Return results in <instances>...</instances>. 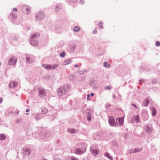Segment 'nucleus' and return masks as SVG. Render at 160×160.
<instances>
[{"instance_id": "37", "label": "nucleus", "mask_w": 160, "mask_h": 160, "mask_svg": "<svg viewBox=\"0 0 160 160\" xmlns=\"http://www.w3.org/2000/svg\"><path fill=\"white\" fill-rule=\"evenodd\" d=\"M70 160H78V158L74 156H71L70 157Z\"/></svg>"}, {"instance_id": "28", "label": "nucleus", "mask_w": 160, "mask_h": 160, "mask_svg": "<svg viewBox=\"0 0 160 160\" xmlns=\"http://www.w3.org/2000/svg\"><path fill=\"white\" fill-rule=\"evenodd\" d=\"M104 155L105 156L107 157L111 160H112L113 159L112 157V156H110L109 155V153L108 152L105 153L104 154Z\"/></svg>"}, {"instance_id": "22", "label": "nucleus", "mask_w": 160, "mask_h": 160, "mask_svg": "<svg viewBox=\"0 0 160 160\" xmlns=\"http://www.w3.org/2000/svg\"><path fill=\"white\" fill-rule=\"evenodd\" d=\"M62 8V6L61 4H56L55 8V12H57L59 10Z\"/></svg>"}, {"instance_id": "38", "label": "nucleus", "mask_w": 160, "mask_h": 160, "mask_svg": "<svg viewBox=\"0 0 160 160\" xmlns=\"http://www.w3.org/2000/svg\"><path fill=\"white\" fill-rule=\"evenodd\" d=\"M87 70H82V71H79V73L80 74H82L87 72Z\"/></svg>"}, {"instance_id": "6", "label": "nucleus", "mask_w": 160, "mask_h": 160, "mask_svg": "<svg viewBox=\"0 0 160 160\" xmlns=\"http://www.w3.org/2000/svg\"><path fill=\"white\" fill-rule=\"evenodd\" d=\"M10 17L13 23L15 24H18V23L15 22L17 18V16L15 13L13 12H11L10 14Z\"/></svg>"}, {"instance_id": "60", "label": "nucleus", "mask_w": 160, "mask_h": 160, "mask_svg": "<svg viewBox=\"0 0 160 160\" xmlns=\"http://www.w3.org/2000/svg\"><path fill=\"white\" fill-rule=\"evenodd\" d=\"M87 99L90 100V99L88 98Z\"/></svg>"}, {"instance_id": "12", "label": "nucleus", "mask_w": 160, "mask_h": 160, "mask_svg": "<svg viewBox=\"0 0 160 160\" xmlns=\"http://www.w3.org/2000/svg\"><path fill=\"white\" fill-rule=\"evenodd\" d=\"M144 130L147 132L149 133L152 131V128L151 127H150L148 125H146L145 126Z\"/></svg>"}, {"instance_id": "39", "label": "nucleus", "mask_w": 160, "mask_h": 160, "mask_svg": "<svg viewBox=\"0 0 160 160\" xmlns=\"http://www.w3.org/2000/svg\"><path fill=\"white\" fill-rule=\"evenodd\" d=\"M69 2L74 3L77 2V0H68Z\"/></svg>"}, {"instance_id": "23", "label": "nucleus", "mask_w": 160, "mask_h": 160, "mask_svg": "<svg viewBox=\"0 0 160 160\" xmlns=\"http://www.w3.org/2000/svg\"><path fill=\"white\" fill-rule=\"evenodd\" d=\"M48 109L45 107H42L41 109V113L42 114H45L48 112Z\"/></svg>"}, {"instance_id": "18", "label": "nucleus", "mask_w": 160, "mask_h": 160, "mask_svg": "<svg viewBox=\"0 0 160 160\" xmlns=\"http://www.w3.org/2000/svg\"><path fill=\"white\" fill-rule=\"evenodd\" d=\"M34 118L36 120H38L42 118L41 115L40 113H38L34 116Z\"/></svg>"}, {"instance_id": "36", "label": "nucleus", "mask_w": 160, "mask_h": 160, "mask_svg": "<svg viewBox=\"0 0 160 160\" xmlns=\"http://www.w3.org/2000/svg\"><path fill=\"white\" fill-rule=\"evenodd\" d=\"M111 88L110 86H106L105 87V89L106 90H109Z\"/></svg>"}, {"instance_id": "26", "label": "nucleus", "mask_w": 160, "mask_h": 160, "mask_svg": "<svg viewBox=\"0 0 160 160\" xmlns=\"http://www.w3.org/2000/svg\"><path fill=\"white\" fill-rule=\"evenodd\" d=\"M80 28L78 26H76L73 27V31L76 32H78L80 30Z\"/></svg>"}, {"instance_id": "19", "label": "nucleus", "mask_w": 160, "mask_h": 160, "mask_svg": "<svg viewBox=\"0 0 160 160\" xmlns=\"http://www.w3.org/2000/svg\"><path fill=\"white\" fill-rule=\"evenodd\" d=\"M133 118L137 123H138L140 122L139 116L138 115L134 116L133 117Z\"/></svg>"}, {"instance_id": "34", "label": "nucleus", "mask_w": 160, "mask_h": 160, "mask_svg": "<svg viewBox=\"0 0 160 160\" xmlns=\"http://www.w3.org/2000/svg\"><path fill=\"white\" fill-rule=\"evenodd\" d=\"M58 67V65L56 64H55L53 65L52 66V69H54L55 68H57Z\"/></svg>"}, {"instance_id": "30", "label": "nucleus", "mask_w": 160, "mask_h": 160, "mask_svg": "<svg viewBox=\"0 0 160 160\" xmlns=\"http://www.w3.org/2000/svg\"><path fill=\"white\" fill-rule=\"evenodd\" d=\"M103 66L106 68H109L110 67V65L107 62H104L103 63Z\"/></svg>"}, {"instance_id": "41", "label": "nucleus", "mask_w": 160, "mask_h": 160, "mask_svg": "<svg viewBox=\"0 0 160 160\" xmlns=\"http://www.w3.org/2000/svg\"><path fill=\"white\" fill-rule=\"evenodd\" d=\"M110 106L111 105L109 103H107L105 105V107L106 108H109Z\"/></svg>"}, {"instance_id": "56", "label": "nucleus", "mask_w": 160, "mask_h": 160, "mask_svg": "<svg viewBox=\"0 0 160 160\" xmlns=\"http://www.w3.org/2000/svg\"><path fill=\"white\" fill-rule=\"evenodd\" d=\"M21 121V119H20V120H17L16 122L17 123H18V121Z\"/></svg>"}, {"instance_id": "13", "label": "nucleus", "mask_w": 160, "mask_h": 160, "mask_svg": "<svg viewBox=\"0 0 160 160\" xmlns=\"http://www.w3.org/2000/svg\"><path fill=\"white\" fill-rule=\"evenodd\" d=\"M18 84V83L16 81L11 82L9 85V87L10 88H14L16 87Z\"/></svg>"}, {"instance_id": "33", "label": "nucleus", "mask_w": 160, "mask_h": 160, "mask_svg": "<svg viewBox=\"0 0 160 160\" xmlns=\"http://www.w3.org/2000/svg\"><path fill=\"white\" fill-rule=\"evenodd\" d=\"M66 55V53L65 52H63L60 54V57L64 58L65 57Z\"/></svg>"}, {"instance_id": "10", "label": "nucleus", "mask_w": 160, "mask_h": 160, "mask_svg": "<svg viewBox=\"0 0 160 160\" xmlns=\"http://www.w3.org/2000/svg\"><path fill=\"white\" fill-rule=\"evenodd\" d=\"M108 122L109 125L111 126H114L116 125L115 119L112 117H109Z\"/></svg>"}, {"instance_id": "43", "label": "nucleus", "mask_w": 160, "mask_h": 160, "mask_svg": "<svg viewBox=\"0 0 160 160\" xmlns=\"http://www.w3.org/2000/svg\"><path fill=\"white\" fill-rule=\"evenodd\" d=\"M131 105L133 106L135 108H136V109H138V108L137 106L134 104H131Z\"/></svg>"}, {"instance_id": "31", "label": "nucleus", "mask_w": 160, "mask_h": 160, "mask_svg": "<svg viewBox=\"0 0 160 160\" xmlns=\"http://www.w3.org/2000/svg\"><path fill=\"white\" fill-rule=\"evenodd\" d=\"M75 47L74 45H72L71 46L70 48V51L71 52H73L75 49Z\"/></svg>"}, {"instance_id": "61", "label": "nucleus", "mask_w": 160, "mask_h": 160, "mask_svg": "<svg viewBox=\"0 0 160 160\" xmlns=\"http://www.w3.org/2000/svg\"><path fill=\"white\" fill-rule=\"evenodd\" d=\"M26 115H28V113H26Z\"/></svg>"}, {"instance_id": "11", "label": "nucleus", "mask_w": 160, "mask_h": 160, "mask_svg": "<svg viewBox=\"0 0 160 160\" xmlns=\"http://www.w3.org/2000/svg\"><path fill=\"white\" fill-rule=\"evenodd\" d=\"M30 43L34 46H36L38 44L36 39H32V38H31L30 40Z\"/></svg>"}, {"instance_id": "9", "label": "nucleus", "mask_w": 160, "mask_h": 160, "mask_svg": "<svg viewBox=\"0 0 160 160\" xmlns=\"http://www.w3.org/2000/svg\"><path fill=\"white\" fill-rule=\"evenodd\" d=\"M32 57V56L31 55L29 54L26 55V59L27 63H32L33 62Z\"/></svg>"}, {"instance_id": "40", "label": "nucleus", "mask_w": 160, "mask_h": 160, "mask_svg": "<svg viewBox=\"0 0 160 160\" xmlns=\"http://www.w3.org/2000/svg\"><path fill=\"white\" fill-rule=\"evenodd\" d=\"M156 45L159 47L160 46V42L159 41H157L156 42Z\"/></svg>"}, {"instance_id": "1", "label": "nucleus", "mask_w": 160, "mask_h": 160, "mask_svg": "<svg viewBox=\"0 0 160 160\" xmlns=\"http://www.w3.org/2000/svg\"><path fill=\"white\" fill-rule=\"evenodd\" d=\"M67 91L66 90L65 87L63 86L60 88L58 90V94L60 97H62V98H66Z\"/></svg>"}, {"instance_id": "32", "label": "nucleus", "mask_w": 160, "mask_h": 160, "mask_svg": "<svg viewBox=\"0 0 160 160\" xmlns=\"http://www.w3.org/2000/svg\"><path fill=\"white\" fill-rule=\"evenodd\" d=\"M69 79L71 81H73L75 79V76L73 75H70L69 77Z\"/></svg>"}, {"instance_id": "15", "label": "nucleus", "mask_w": 160, "mask_h": 160, "mask_svg": "<svg viewBox=\"0 0 160 160\" xmlns=\"http://www.w3.org/2000/svg\"><path fill=\"white\" fill-rule=\"evenodd\" d=\"M24 152L23 153L25 155H29L31 152V150L28 148H26L23 149Z\"/></svg>"}, {"instance_id": "44", "label": "nucleus", "mask_w": 160, "mask_h": 160, "mask_svg": "<svg viewBox=\"0 0 160 160\" xmlns=\"http://www.w3.org/2000/svg\"><path fill=\"white\" fill-rule=\"evenodd\" d=\"M91 118L90 117V116H89L87 118V119L89 121H91Z\"/></svg>"}, {"instance_id": "53", "label": "nucleus", "mask_w": 160, "mask_h": 160, "mask_svg": "<svg viewBox=\"0 0 160 160\" xmlns=\"http://www.w3.org/2000/svg\"><path fill=\"white\" fill-rule=\"evenodd\" d=\"M74 67H78V65L77 64H75L74 65Z\"/></svg>"}, {"instance_id": "24", "label": "nucleus", "mask_w": 160, "mask_h": 160, "mask_svg": "<svg viewBox=\"0 0 160 160\" xmlns=\"http://www.w3.org/2000/svg\"><path fill=\"white\" fill-rule=\"evenodd\" d=\"M6 136L3 134H0V140L4 141L6 138Z\"/></svg>"}, {"instance_id": "14", "label": "nucleus", "mask_w": 160, "mask_h": 160, "mask_svg": "<svg viewBox=\"0 0 160 160\" xmlns=\"http://www.w3.org/2000/svg\"><path fill=\"white\" fill-rule=\"evenodd\" d=\"M42 66L43 68L47 70H51L52 68V66L49 64H43Z\"/></svg>"}, {"instance_id": "45", "label": "nucleus", "mask_w": 160, "mask_h": 160, "mask_svg": "<svg viewBox=\"0 0 160 160\" xmlns=\"http://www.w3.org/2000/svg\"><path fill=\"white\" fill-rule=\"evenodd\" d=\"M53 160H61L60 158H55L53 159Z\"/></svg>"}, {"instance_id": "49", "label": "nucleus", "mask_w": 160, "mask_h": 160, "mask_svg": "<svg viewBox=\"0 0 160 160\" xmlns=\"http://www.w3.org/2000/svg\"><path fill=\"white\" fill-rule=\"evenodd\" d=\"M112 97H113V98L114 99H115L116 98V96L115 95H113V96H112Z\"/></svg>"}, {"instance_id": "27", "label": "nucleus", "mask_w": 160, "mask_h": 160, "mask_svg": "<svg viewBox=\"0 0 160 160\" xmlns=\"http://www.w3.org/2000/svg\"><path fill=\"white\" fill-rule=\"evenodd\" d=\"M149 103V101L148 99H146L143 102V104L145 106H147Z\"/></svg>"}, {"instance_id": "16", "label": "nucleus", "mask_w": 160, "mask_h": 160, "mask_svg": "<svg viewBox=\"0 0 160 160\" xmlns=\"http://www.w3.org/2000/svg\"><path fill=\"white\" fill-rule=\"evenodd\" d=\"M72 62V60L71 59H68L63 62V65L64 66H65L71 63Z\"/></svg>"}, {"instance_id": "35", "label": "nucleus", "mask_w": 160, "mask_h": 160, "mask_svg": "<svg viewBox=\"0 0 160 160\" xmlns=\"http://www.w3.org/2000/svg\"><path fill=\"white\" fill-rule=\"evenodd\" d=\"M103 25V23L102 22H100L98 24V25L100 28H102Z\"/></svg>"}, {"instance_id": "29", "label": "nucleus", "mask_w": 160, "mask_h": 160, "mask_svg": "<svg viewBox=\"0 0 160 160\" xmlns=\"http://www.w3.org/2000/svg\"><path fill=\"white\" fill-rule=\"evenodd\" d=\"M142 150V149L141 148H135L133 150V153H136L137 152H141V151Z\"/></svg>"}, {"instance_id": "58", "label": "nucleus", "mask_w": 160, "mask_h": 160, "mask_svg": "<svg viewBox=\"0 0 160 160\" xmlns=\"http://www.w3.org/2000/svg\"><path fill=\"white\" fill-rule=\"evenodd\" d=\"M87 96H88V98L89 97V96H90L89 95V94H88V95H87Z\"/></svg>"}, {"instance_id": "50", "label": "nucleus", "mask_w": 160, "mask_h": 160, "mask_svg": "<svg viewBox=\"0 0 160 160\" xmlns=\"http://www.w3.org/2000/svg\"><path fill=\"white\" fill-rule=\"evenodd\" d=\"M29 111V109H27L26 110V112H28Z\"/></svg>"}, {"instance_id": "55", "label": "nucleus", "mask_w": 160, "mask_h": 160, "mask_svg": "<svg viewBox=\"0 0 160 160\" xmlns=\"http://www.w3.org/2000/svg\"><path fill=\"white\" fill-rule=\"evenodd\" d=\"M130 153H133V152H132V150H131V151L130 152Z\"/></svg>"}, {"instance_id": "52", "label": "nucleus", "mask_w": 160, "mask_h": 160, "mask_svg": "<svg viewBox=\"0 0 160 160\" xmlns=\"http://www.w3.org/2000/svg\"><path fill=\"white\" fill-rule=\"evenodd\" d=\"M2 102V99L1 98H0V103Z\"/></svg>"}, {"instance_id": "46", "label": "nucleus", "mask_w": 160, "mask_h": 160, "mask_svg": "<svg viewBox=\"0 0 160 160\" xmlns=\"http://www.w3.org/2000/svg\"><path fill=\"white\" fill-rule=\"evenodd\" d=\"M140 82H145V80L144 79H140L139 80Z\"/></svg>"}, {"instance_id": "4", "label": "nucleus", "mask_w": 160, "mask_h": 160, "mask_svg": "<svg viewBox=\"0 0 160 160\" xmlns=\"http://www.w3.org/2000/svg\"><path fill=\"white\" fill-rule=\"evenodd\" d=\"M44 17V15L42 12H38L36 14L35 19L37 21H41Z\"/></svg>"}, {"instance_id": "47", "label": "nucleus", "mask_w": 160, "mask_h": 160, "mask_svg": "<svg viewBox=\"0 0 160 160\" xmlns=\"http://www.w3.org/2000/svg\"><path fill=\"white\" fill-rule=\"evenodd\" d=\"M13 11H17V9L16 8H14L13 9Z\"/></svg>"}, {"instance_id": "54", "label": "nucleus", "mask_w": 160, "mask_h": 160, "mask_svg": "<svg viewBox=\"0 0 160 160\" xmlns=\"http://www.w3.org/2000/svg\"><path fill=\"white\" fill-rule=\"evenodd\" d=\"M70 87L69 86H68L67 87V88L68 89H70Z\"/></svg>"}, {"instance_id": "8", "label": "nucleus", "mask_w": 160, "mask_h": 160, "mask_svg": "<svg viewBox=\"0 0 160 160\" xmlns=\"http://www.w3.org/2000/svg\"><path fill=\"white\" fill-rule=\"evenodd\" d=\"M39 96L40 97H43L46 96V93L45 90L42 88H40L38 90Z\"/></svg>"}, {"instance_id": "25", "label": "nucleus", "mask_w": 160, "mask_h": 160, "mask_svg": "<svg viewBox=\"0 0 160 160\" xmlns=\"http://www.w3.org/2000/svg\"><path fill=\"white\" fill-rule=\"evenodd\" d=\"M67 131L72 133H74L76 132V131L74 129L69 128L67 129Z\"/></svg>"}, {"instance_id": "5", "label": "nucleus", "mask_w": 160, "mask_h": 160, "mask_svg": "<svg viewBox=\"0 0 160 160\" xmlns=\"http://www.w3.org/2000/svg\"><path fill=\"white\" fill-rule=\"evenodd\" d=\"M31 8L30 7L27 5H24L22 8V12L25 14H28L30 12Z\"/></svg>"}, {"instance_id": "21", "label": "nucleus", "mask_w": 160, "mask_h": 160, "mask_svg": "<svg viewBox=\"0 0 160 160\" xmlns=\"http://www.w3.org/2000/svg\"><path fill=\"white\" fill-rule=\"evenodd\" d=\"M40 35V34L39 33L37 32L32 34L31 36V38H32V39H36V38L38 37Z\"/></svg>"}, {"instance_id": "57", "label": "nucleus", "mask_w": 160, "mask_h": 160, "mask_svg": "<svg viewBox=\"0 0 160 160\" xmlns=\"http://www.w3.org/2000/svg\"><path fill=\"white\" fill-rule=\"evenodd\" d=\"M42 160H47V159L43 158L42 159Z\"/></svg>"}, {"instance_id": "2", "label": "nucleus", "mask_w": 160, "mask_h": 160, "mask_svg": "<svg viewBox=\"0 0 160 160\" xmlns=\"http://www.w3.org/2000/svg\"><path fill=\"white\" fill-rule=\"evenodd\" d=\"M87 147V145H85L84 147L75 148L74 149L75 153L78 155H80L86 152Z\"/></svg>"}, {"instance_id": "7", "label": "nucleus", "mask_w": 160, "mask_h": 160, "mask_svg": "<svg viewBox=\"0 0 160 160\" xmlns=\"http://www.w3.org/2000/svg\"><path fill=\"white\" fill-rule=\"evenodd\" d=\"M91 152L94 156H96L99 153V150L94 146H92L90 148Z\"/></svg>"}, {"instance_id": "20", "label": "nucleus", "mask_w": 160, "mask_h": 160, "mask_svg": "<svg viewBox=\"0 0 160 160\" xmlns=\"http://www.w3.org/2000/svg\"><path fill=\"white\" fill-rule=\"evenodd\" d=\"M123 123V118H119L117 120V123L118 124H119V125H121Z\"/></svg>"}, {"instance_id": "42", "label": "nucleus", "mask_w": 160, "mask_h": 160, "mask_svg": "<svg viewBox=\"0 0 160 160\" xmlns=\"http://www.w3.org/2000/svg\"><path fill=\"white\" fill-rule=\"evenodd\" d=\"M84 0H80V3L81 4H84Z\"/></svg>"}, {"instance_id": "51", "label": "nucleus", "mask_w": 160, "mask_h": 160, "mask_svg": "<svg viewBox=\"0 0 160 160\" xmlns=\"http://www.w3.org/2000/svg\"><path fill=\"white\" fill-rule=\"evenodd\" d=\"M94 94L93 93H91V96H94Z\"/></svg>"}, {"instance_id": "48", "label": "nucleus", "mask_w": 160, "mask_h": 160, "mask_svg": "<svg viewBox=\"0 0 160 160\" xmlns=\"http://www.w3.org/2000/svg\"><path fill=\"white\" fill-rule=\"evenodd\" d=\"M97 32V30H95L93 31V33L94 34H96Z\"/></svg>"}, {"instance_id": "3", "label": "nucleus", "mask_w": 160, "mask_h": 160, "mask_svg": "<svg viewBox=\"0 0 160 160\" xmlns=\"http://www.w3.org/2000/svg\"><path fill=\"white\" fill-rule=\"evenodd\" d=\"M17 62V59L15 56L11 57L8 61V64L11 66H15Z\"/></svg>"}, {"instance_id": "17", "label": "nucleus", "mask_w": 160, "mask_h": 160, "mask_svg": "<svg viewBox=\"0 0 160 160\" xmlns=\"http://www.w3.org/2000/svg\"><path fill=\"white\" fill-rule=\"evenodd\" d=\"M152 115L153 116H155L157 113V110L155 108L153 107L151 109Z\"/></svg>"}, {"instance_id": "59", "label": "nucleus", "mask_w": 160, "mask_h": 160, "mask_svg": "<svg viewBox=\"0 0 160 160\" xmlns=\"http://www.w3.org/2000/svg\"><path fill=\"white\" fill-rule=\"evenodd\" d=\"M139 84H140V85H141V82H140L139 83Z\"/></svg>"}]
</instances>
